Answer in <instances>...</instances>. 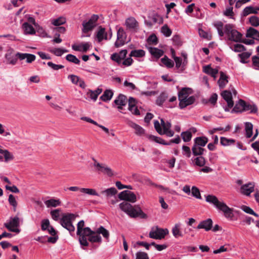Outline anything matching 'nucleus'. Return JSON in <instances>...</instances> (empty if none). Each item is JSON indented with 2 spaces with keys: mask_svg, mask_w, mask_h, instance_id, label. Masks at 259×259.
I'll return each mask as SVG.
<instances>
[{
  "mask_svg": "<svg viewBox=\"0 0 259 259\" xmlns=\"http://www.w3.org/2000/svg\"><path fill=\"white\" fill-rule=\"evenodd\" d=\"M204 150V149L202 147L194 144L192 148L193 154L195 156L202 155L203 154Z\"/></svg>",
  "mask_w": 259,
  "mask_h": 259,
  "instance_id": "79ce46f5",
  "label": "nucleus"
},
{
  "mask_svg": "<svg viewBox=\"0 0 259 259\" xmlns=\"http://www.w3.org/2000/svg\"><path fill=\"white\" fill-rule=\"evenodd\" d=\"M45 204L46 206L48 208L54 207H56L57 206H60L61 204V202L59 199H54L52 198L49 200H47L45 201Z\"/></svg>",
  "mask_w": 259,
  "mask_h": 259,
  "instance_id": "c756f323",
  "label": "nucleus"
},
{
  "mask_svg": "<svg viewBox=\"0 0 259 259\" xmlns=\"http://www.w3.org/2000/svg\"><path fill=\"white\" fill-rule=\"evenodd\" d=\"M117 192V191L115 188L111 187L102 191L101 193L106 196L107 197H110L115 195Z\"/></svg>",
  "mask_w": 259,
  "mask_h": 259,
  "instance_id": "ea45409f",
  "label": "nucleus"
},
{
  "mask_svg": "<svg viewBox=\"0 0 259 259\" xmlns=\"http://www.w3.org/2000/svg\"><path fill=\"white\" fill-rule=\"evenodd\" d=\"M128 124L130 127L134 129L136 135L138 136L145 135L146 136L145 131L142 126L132 121H129Z\"/></svg>",
  "mask_w": 259,
  "mask_h": 259,
  "instance_id": "4be33fe9",
  "label": "nucleus"
},
{
  "mask_svg": "<svg viewBox=\"0 0 259 259\" xmlns=\"http://www.w3.org/2000/svg\"><path fill=\"white\" fill-rule=\"evenodd\" d=\"M168 234V230L167 229H162L157 226L153 227L151 228L149 233V237L155 239H161Z\"/></svg>",
  "mask_w": 259,
  "mask_h": 259,
  "instance_id": "9d476101",
  "label": "nucleus"
},
{
  "mask_svg": "<svg viewBox=\"0 0 259 259\" xmlns=\"http://www.w3.org/2000/svg\"><path fill=\"white\" fill-rule=\"evenodd\" d=\"M192 93V89L189 88H182L178 93V98L181 99L183 97V98L189 97V95Z\"/></svg>",
  "mask_w": 259,
  "mask_h": 259,
  "instance_id": "c9c22d12",
  "label": "nucleus"
},
{
  "mask_svg": "<svg viewBox=\"0 0 259 259\" xmlns=\"http://www.w3.org/2000/svg\"><path fill=\"white\" fill-rule=\"evenodd\" d=\"M4 226L9 231L12 232L19 233L20 230L19 229L20 226V219L18 216L11 217Z\"/></svg>",
  "mask_w": 259,
  "mask_h": 259,
  "instance_id": "1a4fd4ad",
  "label": "nucleus"
},
{
  "mask_svg": "<svg viewBox=\"0 0 259 259\" xmlns=\"http://www.w3.org/2000/svg\"><path fill=\"white\" fill-rule=\"evenodd\" d=\"M22 28L25 34H34L35 33V29L28 22H24L23 24Z\"/></svg>",
  "mask_w": 259,
  "mask_h": 259,
  "instance_id": "7c9ffc66",
  "label": "nucleus"
},
{
  "mask_svg": "<svg viewBox=\"0 0 259 259\" xmlns=\"http://www.w3.org/2000/svg\"><path fill=\"white\" fill-rule=\"evenodd\" d=\"M245 135L246 138H250L252 137L253 134V124L249 122H245Z\"/></svg>",
  "mask_w": 259,
  "mask_h": 259,
  "instance_id": "473e14b6",
  "label": "nucleus"
},
{
  "mask_svg": "<svg viewBox=\"0 0 259 259\" xmlns=\"http://www.w3.org/2000/svg\"><path fill=\"white\" fill-rule=\"evenodd\" d=\"M192 195L198 199H201L202 197L199 189L196 186H193L191 188Z\"/></svg>",
  "mask_w": 259,
  "mask_h": 259,
  "instance_id": "603ef678",
  "label": "nucleus"
},
{
  "mask_svg": "<svg viewBox=\"0 0 259 259\" xmlns=\"http://www.w3.org/2000/svg\"><path fill=\"white\" fill-rule=\"evenodd\" d=\"M254 191V184L251 182L242 185L239 189V192L246 196H249Z\"/></svg>",
  "mask_w": 259,
  "mask_h": 259,
  "instance_id": "2eb2a0df",
  "label": "nucleus"
},
{
  "mask_svg": "<svg viewBox=\"0 0 259 259\" xmlns=\"http://www.w3.org/2000/svg\"><path fill=\"white\" fill-rule=\"evenodd\" d=\"M8 201L9 204L13 207V210L16 211L18 205L16 197L12 194H10L9 195Z\"/></svg>",
  "mask_w": 259,
  "mask_h": 259,
  "instance_id": "37998d69",
  "label": "nucleus"
},
{
  "mask_svg": "<svg viewBox=\"0 0 259 259\" xmlns=\"http://www.w3.org/2000/svg\"><path fill=\"white\" fill-rule=\"evenodd\" d=\"M222 96L227 103L228 108H225V110L226 111H229V109L233 107L234 105L232 94L228 91H225L222 93Z\"/></svg>",
  "mask_w": 259,
  "mask_h": 259,
  "instance_id": "a211bd4d",
  "label": "nucleus"
},
{
  "mask_svg": "<svg viewBox=\"0 0 259 259\" xmlns=\"http://www.w3.org/2000/svg\"><path fill=\"white\" fill-rule=\"evenodd\" d=\"M208 142V139L205 137H199L194 139V145L200 147H204Z\"/></svg>",
  "mask_w": 259,
  "mask_h": 259,
  "instance_id": "4c0bfd02",
  "label": "nucleus"
},
{
  "mask_svg": "<svg viewBox=\"0 0 259 259\" xmlns=\"http://www.w3.org/2000/svg\"><path fill=\"white\" fill-rule=\"evenodd\" d=\"M60 211V209H56L51 211V215L54 221H57L59 220Z\"/></svg>",
  "mask_w": 259,
  "mask_h": 259,
  "instance_id": "680f3d73",
  "label": "nucleus"
},
{
  "mask_svg": "<svg viewBox=\"0 0 259 259\" xmlns=\"http://www.w3.org/2000/svg\"><path fill=\"white\" fill-rule=\"evenodd\" d=\"M172 58L176 63V68L178 70V72H183L186 68L188 64L187 54L185 52L181 53V57L175 55V52L172 51Z\"/></svg>",
  "mask_w": 259,
  "mask_h": 259,
  "instance_id": "6e6552de",
  "label": "nucleus"
},
{
  "mask_svg": "<svg viewBox=\"0 0 259 259\" xmlns=\"http://www.w3.org/2000/svg\"><path fill=\"white\" fill-rule=\"evenodd\" d=\"M235 140L232 139H228L225 137H221L220 143L224 146H228L234 144Z\"/></svg>",
  "mask_w": 259,
  "mask_h": 259,
  "instance_id": "c03bdc74",
  "label": "nucleus"
},
{
  "mask_svg": "<svg viewBox=\"0 0 259 259\" xmlns=\"http://www.w3.org/2000/svg\"><path fill=\"white\" fill-rule=\"evenodd\" d=\"M114 104L117 106V108L119 110H121L122 107L126 105L127 103V99L125 96L120 94L114 100Z\"/></svg>",
  "mask_w": 259,
  "mask_h": 259,
  "instance_id": "aec40b11",
  "label": "nucleus"
},
{
  "mask_svg": "<svg viewBox=\"0 0 259 259\" xmlns=\"http://www.w3.org/2000/svg\"><path fill=\"white\" fill-rule=\"evenodd\" d=\"M97 36L100 41L104 39H107V36L105 32V29L102 27L100 28L97 32Z\"/></svg>",
  "mask_w": 259,
  "mask_h": 259,
  "instance_id": "49530a36",
  "label": "nucleus"
},
{
  "mask_svg": "<svg viewBox=\"0 0 259 259\" xmlns=\"http://www.w3.org/2000/svg\"><path fill=\"white\" fill-rule=\"evenodd\" d=\"M207 202L213 205L219 211L222 212L225 218L232 219L233 217V209L230 208L223 201H220L218 198L212 195L205 196Z\"/></svg>",
  "mask_w": 259,
  "mask_h": 259,
  "instance_id": "f03ea898",
  "label": "nucleus"
},
{
  "mask_svg": "<svg viewBox=\"0 0 259 259\" xmlns=\"http://www.w3.org/2000/svg\"><path fill=\"white\" fill-rule=\"evenodd\" d=\"M66 22V19L64 17H60L57 19H53L51 21L52 24L54 26H60Z\"/></svg>",
  "mask_w": 259,
  "mask_h": 259,
  "instance_id": "3c124183",
  "label": "nucleus"
},
{
  "mask_svg": "<svg viewBox=\"0 0 259 259\" xmlns=\"http://www.w3.org/2000/svg\"><path fill=\"white\" fill-rule=\"evenodd\" d=\"M246 37L259 40V31L253 28L250 27L246 31Z\"/></svg>",
  "mask_w": 259,
  "mask_h": 259,
  "instance_id": "bb28decb",
  "label": "nucleus"
},
{
  "mask_svg": "<svg viewBox=\"0 0 259 259\" xmlns=\"http://www.w3.org/2000/svg\"><path fill=\"white\" fill-rule=\"evenodd\" d=\"M90 47V44L89 42L82 43L79 45H73L72 46V48L73 50L83 52H86Z\"/></svg>",
  "mask_w": 259,
  "mask_h": 259,
  "instance_id": "a878e982",
  "label": "nucleus"
},
{
  "mask_svg": "<svg viewBox=\"0 0 259 259\" xmlns=\"http://www.w3.org/2000/svg\"><path fill=\"white\" fill-rule=\"evenodd\" d=\"M84 222L83 220L80 221L77 225V232L76 234L77 235L79 236V237H81V236L82 235L84 230Z\"/></svg>",
  "mask_w": 259,
  "mask_h": 259,
  "instance_id": "8fccbe9b",
  "label": "nucleus"
},
{
  "mask_svg": "<svg viewBox=\"0 0 259 259\" xmlns=\"http://www.w3.org/2000/svg\"><path fill=\"white\" fill-rule=\"evenodd\" d=\"M146 137L151 141H154L160 144L162 142V138L152 135H146Z\"/></svg>",
  "mask_w": 259,
  "mask_h": 259,
  "instance_id": "69168bd1",
  "label": "nucleus"
},
{
  "mask_svg": "<svg viewBox=\"0 0 259 259\" xmlns=\"http://www.w3.org/2000/svg\"><path fill=\"white\" fill-rule=\"evenodd\" d=\"M113 95V92L111 90H106L103 94L100 97V99L104 101H110L112 98Z\"/></svg>",
  "mask_w": 259,
  "mask_h": 259,
  "instance_id": "58836bf2",
  "label": "nucleus"
},
{
  "mask_svg": "<svg viewBox=\"0 0 259 259\" xmlns=\"http://www.w3.org/2000/svg\"><path fill=\"white\" fill-rule=\"evenodd\" d=\"M66 59L70 62L73 63L75 64H79L80 60L74 55L72 54H68L66 56Z\"/></svg>",
  "mask_w": 259,
  "mask_h": 259,
  "instance_id": "5fc2aeb1",
  "label": "nucleus"
},
{
  "mask_svg": "<svg viewBox=\"0 0 259 259\" xmlns=\"http://www.w3.org/2000/svg\"><path fill=\"white\" fill-rule=\"evenodd\" d=\"M6 126L0 123V135L4 137H8L11 136V133L8 130H5Z\"/></svg>",
  "mask_w": 259,
  "mask_h": 259,
  "instance_id": "864d4df0",
  "label": "nucleus"
},
{
  "mask_svg": "<svg viewBox=\"0 0 259 259\" xmlns=\"http://www.w3.org/2000/svg\"><path fill=\"white\" fill-rule=\"evenodd\" d=\"M194 162L195 165L200 167L203 166L205 163V159L201 155L195 158L194 159Z\"/></svg>",
  "mask_w": 259,
  "mask_h": 259,
  "instance_id": "6e6d98bb",
  "label": "nucleus"
},
{
  "mask_svg": "<svg viewBox=\"0 0 259 259\" xmlns=\"http://www.w3.org/2000/svg\"><path fill=\"white\" fill-rule=\"evenodd\" d=\"M102 234L103 237L107 240L109 241V232L103 226H100L95 231L92 230L89 227L84 228L83 233L79 238V241L81 245L88 246L89 241L92 243H101L102 241V237L100 235Z\"/></svg>",
  "mask_w": 259,
  "mask_h": 259,
  "instance_id": "f257e3e1",
  "label": "nucleus"
},
{
  "mask_svg": "<svg viewBox=\"0 0 259 259\" xmlns=\"http://www.w3.org/2000/svg\"><path fill=\"white\" fill-rule=\"evenodd\" d=\"M212 226V221L210 219H207L206 220L201 222L197 226V229H204L207 231L210 230Z\"/></svg>",
  "mask_w": 259,
  "mask_h": 259,
  "instance_id": "5701e85b",
  "label": "nucleus"
},
{
  "mask_svg": "<svg viewBox=\"0 0 259 259\" xmlns=\"http://www.w3.org/2000/svg\"><path fill=\"white\" fill-rule=\"evenodd\" d=\"M161 32L166 37L169 36L171 34V30L168 28V27L166 25H165L162 27Z\"/></svg>",
  "mask_w": 259,
  "mask_h": 259,
  "instance_id": "774afa93",
  "label": "nucleus"
},
{
  "mask_svg": "<svg viewBox=\"0 0 259 259\" xmlns=\"http://www.w3.org/2000/svg\"><path fill=\"white\" fill-rule=\"evenodd\" d=\"M182 138L185 142H189L192 138V133L189 131L182 132L181 134Z\"/></svg>",
  "mask_w": 259,
  "mask_h": 259,
  "instance_id": "bf43d9fd",
  "label": "nucleus"
},
{
  "mask_svg": "<svg viewBox=\"0 0 259 259\" xmlns=\"http://www.w3.org/2000/svg\"><path fill=\"white\" fill-rule=\"evenodd\" d=\"M258 13L257 12V7H253L252 6H248L245 7L242 12V15L244 17L250 14H256Z\"/></svg>",
  "mask_w": 259,
  "mask_h": 259,
  "instance_id": "72a5a7b5",
  "label": "nucleus"
},
{
  "mask_svg": "<svg viewBox=\"0 0 259 259\" xmlns=\"http://www.w3.org/2000/svg\"><path fill=\"white\" fill-rule=\"evenodd\" d=\"M80 192L90 195L99 196L98 193L94 189L82 188L79 189Z\"/></svg>",
  "mask_w": 259,
  "mask_h": 259,
  "instance_id": "de8ad7c7",
  "label": "nucleus"
},
{
  "mask_svg": "<svg viewBox=\"0 0 259 259\" xmlns=\"http://www.w3.org/2000/svg\"><path fill=\"white\" fill-rule=\"evenodd\" d=\"M119 208L131 218H136L143 214L140 208H135L127 202L121 203L119 204Z\"/></svg>",
  "mask_w": 259,
  "mask_h": 259,
  "instance_id": "423d86ee",
  "label": "nucleus"
},
{
  "mask_svg": "<svg viewBox=\"0 0 259 259\" xmlns=\"http://www.w3.org/2000/svg\"><path fill=\"white\" fill-rule=\"evenodd\" d=\"M14 156L8 150L0 148V162H8L13 160Z\"/></svg>",
  "mask_w": 259,
  "mask_h": 259,
  "instance_id": "f3484780",
  "label": "nucleus"
},
{
  "mask_svg": "<svg viewBox=\"0 0 259 259\" xmlns=\"http://www.w3.org/2000/svg\"><path fill=\"white\" fill-rule=\"evenodd\" d=\"M225 33L228 40L236 42H240L242 40V34L235 29L231 24L225 25Z\"/></svg>",
  "mask_w": 259,
  "mask_h": 259,
  "instance_id": "39448f33",
  "label": "nucleus"
},
{
  "mask_svg": "<svg viewBox=\"0 0 259 259\" xmlns=\"http://www.w3.org/2000/svg\"><path fill=\"white\" fill-rule=\"evenodd\" d=\"M251 53L249 52H243L238 55L239 57L240 58V62L242 63L246 62V60L250 57Z\"/></svg>",
  "mask_w": 259,
  "mask_h": 259,
  "instance_id": "052dcab7",
  "label": "nucleus"
},
{
  "mask_svg": "<svg viewBox=\"0 0 259 259\" xmlns=\"http://www.w3.org/2000/svg\"><path fill=\"white\" fill-rule=\"evenodd\" d=\"M35 28L36 31L39 33L42 37H47L48 34L42 27L40 26L39 24L35 25Z\"/></svg>",
  "mask_w": 259,
  "mask_h": 259,
  "instance_id": "338daca9",
  "label": "nucleus"
},
{
  "mask_svg": "<svg viewBox=\"0 0 259 259\" xmlns=\"http://www.w3.org/2000/svg\"><path fill=\"white\" fill-rule=\"evenodd\" d=\"M198 32L200 36L204 38H206L208 40H210L211 38V35L207 32L205 31L202 29L199 28L198 29Z\"/></svg>",
  "mask_w": 259,
  "mask_h": 259,
  "instance_id": "0e129e2a",
  "label": "nucleus"
},
{
  "mask_svg": "<svg viewBox=\"0 0 259 259\" xmlns=\"http://www.w3.org/2000/svg\"><path fill=\"white\" fill-rule=\"evenodd\" d=\"M50 52L57 56H61L64 53L68 52V51L65 49L55 48L51 50Z\"/></svg>",
  "mask_w": 259,
  "mask_h": 259,
  "instance_id": "09e8293b",
  "label": "nucleus"
},
{
  "mask_svg": "<svg viewBox=\"0 0 259 259\" xmlns=\"http://www.w3.org/2000/svg\"><path fill=\"white\" fill-rule=\"evenodd\" d=\"M126 42V33L122 28H120L117 32V40L115 46L118 48L123 46Z\"/></svg>",
  "mask_w": 259,
  "mask_h": 259,
  "instance_id": "dca6fc26",
  "label": "nucleus"
},
{
  "mask_svg": "<svg viewBox=\"0 0 259 259\" xmlns=\"http://www.w3.org/2000/svg\"><path fill=\"white\" fill-rule=\"evenodd\" d=\"M148 50L153 56L157 59L159 58L163 54V51L162 50L156 48L149 47Z\"/></svg>",
  "mask_w": 259,
  "mask_h": 259,
  "instance_id": "e433bc0d",
  "label": "nucleus"
},
{
  "mask_svg": "<svg viewBox=\"0 0 259 259\" xmlns=\"http://www.w3.org/2000/svg\"><path fill=\"white\" fill-rule=\"evenodd\" d=\"M228 82V76L223 72H220V77L218 83L220 88H224Z\"/></svg>",
  "mask_w": 259,
  "mask_h": 259,
  "instance_id": "f704fd0d",
  "label": "nucleus"
},
{
  "mask_svg": "<svg viewBox=\"0 0 259 259\" xmlns=\"http://www.w3.org/2000/svg\"><path fill=\"white\" fill-rule=\"evenodd\" d=\"M5 58L7 64L15 65L17 63V53H15L14 49L11 48L7 50Z\"/></svg>",
  "mask_w": 259,
  "mask_h": 259,
  "instance_id": "f8f14e48",
  "label": "nucleus"
},
{
  "mask_svg": "<svg viewBox=\"0 0 259 259\" xmlns=\"http://www.w3.org/2000/svg\"><path fill=\"white\" fill-rule=\"evenodd\" d=\"M128 110L135 115L140 114V111L135 105V100L133 98H130L128 100Z\"/></svg>",
  "mask_w": 259,
  "mask_h": 259,
  "instance_id": "c85d7f7f",
  "label": "nucleus"
},
{
  "mask_svg": "<svg viewBox=\"0 0 259 259\" xmlns=\"http://www.w3.org/2000/svg\"><path fill=\"white\" fill-rule=\"evenodd\" d=\"M213 26L217 29L219 35L223 37L225 33V26L221 21H217L213 23Z\"/></svg>",
  "mask_w": 259,
  "mask_h": 259,
  "instance_id": "2f4dec72",
  "label": "nucleus"
},
{
  "mask_svg": "<svg viewBox=\"0 0 259 259\" xmlns=\"http://www.w3.org/2000/svg\"><path fill=\"white\" fill-rule=\"evenodd\" d=\"M182 229V224L180 223H177L175 225V226L172 228V233L173 236L177 238L180 237H183L184 236V234L183 232L181 231Z\"/></svg>",
  "mask_w": 259,
  "mask_h": 259,
  "instance_id": "393cba45",
  "label": "nucleus"
},
{
  "mask_svg": "<svg viewBox=\"0 0 259 259\" xmlns=\"http://www.w3.org/2000/svg\"><path fill=\"white\" fill-rule=\"evenodd\" d=\"M161 122L158 120H155L154 122V127L157 132L161 135H166L167 137H171L174 135V132L170 130L171 124L168 121H164L163 119H160Z\"/></svg>",
  "mask_w": 259,
  "mask_h": 259,
  "instance_id": "7ed1b4c3",
  "label": "nucleus"
},
{
  "mask_svg": "<svg viewBox=\"0 0 259 259\" xmlns=\"http://www.w3.org/2000/svg\"><path fill=\"white\" fill-rule=\"evenodd\" d=\"M118 198L120 200H125L132 203H134L137 201V197L134 193L128 190H124L120 192L118 194Z\"/></svg>",
  "mask_w": 259,
  "mask_h": 259,
  "instance_id": "4468645a",
  "label": "nucleus"
},
{
  "mask_svg": "<svg viewBox=\"0 0 259 259\" xmlns=\"http://www.w3.org/2000/svg\"><path fill=\"white\" fill-rule=\"evenodd\" d=\"M126 27L130 30L135 31L138 27V22L134 17H130L125 22Z\"/></svg>",
  "mask_w": 259,
  "mask_h": 259,
  "instance_id": "412c9836",
  "label": "nucleus"
},
{
  "mask_svg": "<svg viewBox=\"0 0 259 259\" xmlns=\"http://www.w3.org/2000/svg\"><path fill=\"white\" fill-rule=\"evenodd\" d=\"M229 245L226 244L224 245L221 246L219 249L213 250V253L214 254H218L223 252L228 251L229 250Z\"/></svg>",
  "mask_w": 259,
  "mask_h": 259,
  "instance_id": "e2e57ef3",
  "label": "nucleus"
},
{
  "mask_svg": "<svg viewBox=\"0 0 259 259\" xmlns=\"http://www.w3.org/2000/svg\"><path fill=\"white\" fill-rule=\"evenodd\" d=\"M145 52L143 50H132L130 54L131 57H134L136 58H141L145 56Z\"/></svg>",
  "mask_w": 259,
  "mask_h": 259,
  "instance_id": "a19ab883",
  "label": "nucleus"
},
{
  "mask_svg": "<svg viewBox=\"0 0 259 259\" xmlns=\"http://www.w3.org/2000/svg\"><path fill=\"white\" fill-rule=\"evenodd\" d=\"M161 62L167 68H172L174 66L173 61L169 59L166 56L161 59Z\"/></svg>",
  "mask_w": 259,
  "mask_h": 259,
  "instance_id": "a18cd8bd",
  "label": "nucleus"
},
{
  "mask_svg": "<svg viewBox=\"0 0 259 259\" xmlns=\"http://www.w3.org/2000/svg\"><path fill=\"white\" fill-rule=\"evenodd\" d=\"M179 100L180 108L183 109L187 106L192 104L194 102L195 98L194 96H190L186 98H183V97H182L181 99H179Z\"/></svg>",
  "mask_w": 259,
  "mask_h": 259,
  "instance_id": "6ab92c4d",
  "label": "nucleus"
},
{
  "mask_svg": "<svg viewBox=\"0 0 259 259\" xmlns=\"http://www.w3.org/2000/svg\"><path fill=\"white\" fill-rule=\"evenodd\" d=\"M249 22L254 27L259 26V18L256 16H252L249 18Z\"/></svg>",
  "mask_w": 259,
  "mask_h": 259,
  "instance_id": "13d9d810",
  "label": "nucleus"
},
{
  "mask_svg": "<svg viewBox=\"0 0 259 259\" xmlns=\"http://www.w3.org/2000/svg\"><path fill=\"white\" fill-rule=\"evenodd\" d=\"M99 19V16L97 15H93L89 21H83L82 23V31L84 32H87L93 29L96 26V22Z\"/></svg>",
  "mask_w": 259,
  "mask_h": 259,
  "instance_id": "ddd939ff",
  "label": "nucleus"
},
{
  "mask_svg": "<svg viewBox=\"0 0 259 259\" xmlns=\"http://www.w3.org/2000/svg\"><path fill=\"white\" fill-rule=\"evenodd\" d=\"M257 108L254 105L247 104L242 100H240L237 103L232 110V112H242L244 111H250L251 113H255L257 112Z\"/></svg>",
  "mask_w": 259,
  "mask_h": 259,
  "instance_id": "0eeeda50",
  "label": "nucleus"
},
{
  "mask_svg": "<svg viewBox=\"0 0 259 259\" xmlns=\"http://www.w3.org/2000/svg\"><path fill=\"white\" fill-rule=\"evenodd\" d=\"M203 71L213 77L214 79H216L217 74L219 72L217 68H213L209 65L203 66Z\"/></svg>",
  "mask_w": 259,
  "mask_h": 259,
  "instance_id": "b1692460",
  "label": "nucleus"
},
{
  "mask_svg": "<svg viewBox=\"0 0 259 259\" xmlns=\"http://www.w3.org/2000/svg\"><path fill=\"white\" fill-rule=\"evenodd\" d=\"M92 160L94 162L93 166L96 168L97 171L102 172L109 177H112L114 175L113 171L107 165L98 162L94 157L92 158Z\"/></svg>",
  "mask_w": 259,
  "mask_h": 259,
  "instance_id": "9b49d317",
  "label": "nucleus"
},
{
  "mask_svg": "<svg viewBox=\"0 0 259 259\" xmlns=\"http://www.w3.org/2000/svg\"><path fill=\"white\" fill-rule=\"evenodd\" d=\"M102 90L100 88H98L95 91H92L90 89L88 90L87 95L88 97L94 101H96L98 98V96L102 93Z\"/></svg>",
  "mask_w": 259,
  "mask_h": 259,
  "instance_id": "cd10ccee",
  "label": "nucleus"
},
{
  "mask_svg": "<svg viewBox=\"0 0 259 259\" xmlns=\"http://www.w3.org/2000/svg\"><path fill=\"white\" fill-rule=\"evenodd\" d=\"M75 215L73 213L64 214L60 221L61 225L67 230L71 235H73L75 231V227L72 224L75 219Z\"/></svg>",
  "mask_w": 259,
  "mask_h": 259,
  "instance_id": "20e7f679",
  "label": "nucleus"
},
{
  "mask_svg": "<svg viewBox=\"0 0 259 259\" xmlns=\"http://www.w3.org/2000/svg\"><path fill=\"white\" fill-rule=\"evenodd\" d=\"M230 48L235 52H241L245 50L244 46L241 44H235L230 46Z\"/></svg>",
  "mask_w": 259,
  "mask_h": 259,
  "instance_id": "4d7b16f0",
  "label": "nucleus"
}]
</instances>
